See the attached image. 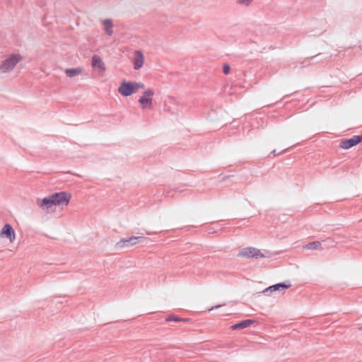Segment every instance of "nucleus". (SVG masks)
Instances as JSON below:
<instances>
[{"label": "nucleus", "instance_id": "1a4fd4ad", "mask_svg": "<svg viewBox=\"0 0 362 362\" xmlns=\"http://www.w3.org/2000/svg\"><path fill=\"white\" fill-rule=\"evenodd\" d=\"M142 238L141 237L132 236L127 238H123L117 243L116 245L118 247L122 248L124 247L132 246L137 243V240Z\"/></svg>", "mask_w": 362, "mask_h": 362}, {"label": "nucleus", "instance_id": "f257e3e1", "mask_svg": "<svg viewBox=\"0 0 362 362\" xmlns=\"http://www.w3.org/2000/svg\"><path fill=\"white\" fill-rule=\"evenodd\" d=\"M71 195L69 192H56L43 199H37V206L44 211H48L52 206H67L70 202Z\"/></svg>", "mask_w": 362, "mask_h": 362}, {"label": "nucleus", "instance_id": "9b49d317", "mask_svg": "<svg viewBox=\"0 0 362 362\" xmlns=\"http://www.w3.org/2000/svg\"><path fill=\"white\" fill-rule=\"evenodd\" d=\"M255 323V321L252 320H243L238 323H236L230 327V329L235 330V329H243L245 328H247L251 325H252Z\"/></svg>", "mask_w": 362, "mask_h": 362}, {"label": "nucleus", "instance_id": "f03ea898", "mask_svg": "<svg viewBox=\"0 0 362 362\" xmlns=\"http://www.w3.org/2000/svg\"><path fill=\"white\" fill-rule=\"evenodd\" d=\"M141 82L123 81L118 88V92L123 96H129L144 88Z\"/></svg>", "mask_w": 362, "mask_h": 362}, {"label": "nucleus", "instance_id": "dca6fc26", "mask_svg": "<svg viewBox=\"0 0 362 362\" xmlns=\"http://www.w3.org/2000/svg\"><path fill=\"white\" fill-rule=\"evenodd\" d=\"M167 321H175V322H181V321H187L186 319H182L177 317H169L166 319Z\"/></svg>", "mask_w": 362, "mask_h": 362}, {"label": "nucleus", "instance_id": "4468645a", "mask_svg": "<svg viewBox=\"0 0 362 362\" xmlns=\"http://www.w3.org/2000/svg\"><path fill=\"white\" fill-rule=\"evenodd\" d=\"M303 248L307 250H319L322 249V244L320 241H314L305 245Z\"/></svg>", "mask_w": 362, "mask_h": 362}, {"label": "nucleus", "instance_id": "9d476101", "mask_svg": "<svg viewBox=\"0 0 362 362\" xmlns=\"http://www.w3.org/2000/svg\"><path fill=\"white\" fill-rule=\"evenodd\" d=\"M144 63V56L143 53L139 50L136 51L134 59V69L135 70L140 69L143 66Z\"/></svg>", "mask_w": 362, "mask_h": 362}, {"label": "nucleus", "instance_id": "0eeeda50", "mask_svg": "<svg viewBox=\"0 0 362 362\" xmlns=\"http://www.w3.org/2000/svg\"><path fill=\"white\" fill-rule=\"evenodd\" d=\"M361 141L362 136H354L350 139H341L339 143V147L342 149H349L350 148L356 146Z\"/></svg>", "mask_w": 362, "mask_h": 362}, {"label": "nucleus", "instance_id": "39448f33", "mask_svg": "<svg viewBox=\"0 0 362 362\" xmlns=\"http://www.w3.org/2000/svg\"><path fill=\"white\" fill-rule=\"evenodd\" d=\"M153 95L154 91L151 88H148L143 92L138 100L141 109H151L152 107Z\"/></svg>", "mask_w": 362, "mask_h": 362}, {"label": "nucleus", "instance_id": "423d86ee", "mask_svg": "<svg viewBox=\"0 0 362 362\" xmlns=\"http://www.w3.org/2000/svg\"><path fill=\"white\" fill-rule=\"evenodd\" d=\"M0 238L7 239L10 243H14L16 240V232L13 227L8 224H5L0 230Z\"/></svg>", "mask_w": 362, "mask_h": 362}, {"label": "nucleus", "instance_id": "2eb2a0df", "mask_svg": "<svg viewBox=\"0 0 362 362\" xmlns=\"http://www.w3.org/2000/svg\"><path fill=\"white\" fill-rule=\"evenodd\" d=\"M83 71V69L81 67H77L74 69H66L65 70V74L66 76L69 78H72L76 76L80 75Z\"/></svg>", "mask_w": 362, "mask_h": 362}, {"label": "nucleus", "instance_id": "f3484780", "mask_svg": "<svg viewBox=\"0 0 362 362\" xmlns=\"http://www.w3.org/2000/svg\"><path fill=\"white\" fill-rule=\"evenodd\" d=\"M230 66L228 64H224L223 67V71L225 74H228L230 72Z\"/></svg>", "mask_w": 362, "mask_h": 362}, {"label": "nucleus", "instance_id": "a211bd4d", "mask_svg": "<svg viewBox=\"0 0 362 362\" xmlns=\"http://www.w3.org/2000/svg\"><path fill=\"white\" fill-rule=\"evenodd\" d=\"M252 1V0H240L239 2L243 4L248 5Z\"/></svg>", "mask_w": 362, "mask_h": 362}, {"label": "nucleus", "instance_id": "aec40b11", "mask_svg": "<svg viewBox=\"0 0 362 362\" xmlns=\"http://www.w3.org/2000/svg\"><path fill=\"white\" fill-rule=\"evenodd\" d=\"M361 362H362V361H361Z\"/></svg>", "mask_w": 362, "mask_h": 362}, {"label": "nucleus", "instance_id": "ddd939ff", "mask_svg": "<svg viewBox=\"0 0 362 362\" xmlns=\"http://www.w3.org/2000/svg\"><path fill=\"white\" fill-rule=\"evenodd\" d=\"M103 25L104 27V30L107 35L111 36L113 34V24L112 21L110 19H105L102 21Z\"/></svg>", "mask_w": 362, "mask_h": 362}, {"label": "nucleus", "instance_id": "20e7f679", "mask_svg": "<svg viewBox=\"0 0 362 362\" xmlns=\"http://www.w3.org/2000/svg\"><path fill=\"white\" fill-rule=\"evenodd\" d=\"M238 256L241 258H264L266 257L265 254L262 252L260 250H258L255 247H247L241 249L238 253Z\"/></svg>", "mask_w": 362, "mask_h": 362}, {"label": "nucleus", "instance_id": "6ab92c4d", "mask_svg": "<svg viewBox=\"0 0 362 362\" xmlns=\"http://www.w3.org/2000/svg\"><path fill=\"white\" fill-rule=\"evenodd\" d=\"M221 306H222V305H216L214 307H211V308H209V310L211 311V310H212L214 309L218 308H220Z\"/></svg>", "mask_w": 362, "mask_h": 362}, {"label": "nucleus", "instance_id": "6e6552de", "mask_svg": "<svg viewBox=\"0 0 362 362\" xmlns=\"http://www.w3.org/2000/svg\"><path fill=\"white\" fill-rule=\"evenodd\" d=\"M93 69L100 74H104L106 71L105 65L101 57L98 55H93L91 61Z\"/></svg>", "mask_w": 362, "mask_h": 362}, {"label": "nucleus", "instance_id": "7ed1b4c3", "mask_svg": "<svg viewBox=\"0 0 362 362\" xmlns=\"http://www.w3.org/2000/svg\"><path fill=\"white\" fill-rule=\"evenodd\" d=\"M23 59V57L18 54H13L6 59L0 66V71L6 73L13 69L16 65Z\"/></svg>", "mask_w": 362, "mask_h": 362}, {"label": "nucleus", "instance_id": "f8f14e48", "mask_svg": "<svg viewBox=\"0 0 362 362\" xmlns=\"http://www.w3.org/2000/svg\"><path fill=\"white\" fill-rule=\"evenodd\" d=\"M290 284H285L284 283L277 284L274 286H271L264 290V293H272L276 291H284L290 287Z\"/></svg>", "mask_w": 362, "mask_h": 362}]
</instances>
